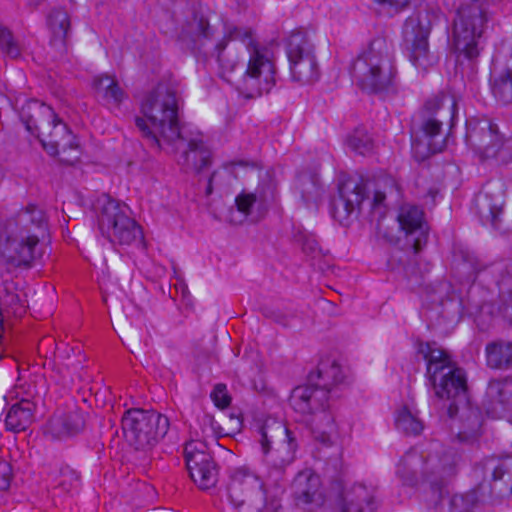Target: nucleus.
Wrapping results in <instances>:
<instances>
[{"label": "nucleus", "mask_w": 512, "mask_h": 512, "mask_svg": "<svg viewBox=\"0 0 512 512\" xmlns=\"http://www.w3.org/2000/svg\"><path fill=\"white\" fill-rule=\"evenodd\" d=\"M292 495L296 506L305 511H314L325 501L319 475L310 469L299 472L292 483Z\"/></svg>", "instance_id": "18"}, {"label": "nucleus", "mask_w": 512, "mask_h": 512, "mask_svg": "<svg viewBox=\"0 0 512 512\" xmlns=\"http://www.w3.org/2000/svg\"><path fill=\"white\" fill-rule=\"evenodd\" d=\"M348 146L360 155H367L372 152L374 144L366 130L358 128L349 137Z\"/></svg>", "instance_id": "37"}, {"label": "nucleus", "mask_w": 512, "mask_h": 512, "mask_svg": "<svg viewBox=\"0 0 512 512\" xmlns=\"http://www.w3.org/2000/svg\"><path fill=\"white\" fill-rule=\"evenodd\" d=\"M0 49L6 56L17 59L22 54L20 42L13 36L11 31L0 24Z\"/></svg>", "instance_id": "36"}, {"label": "nucleus", "mask_w": 512, "mask_h": 512, "mask_svg": "<svg viewBox=\"0 0 512 512\" xmlns=\"http://www.w3.org/2000/svg\"><path fill=\"white\" fill-rule=\"evenodd\" d=\"M418 353L426 361V377L440 399L465 396L466 378L447 351L436 342H421Z\"/></svg>", "instance_id": "6"}, {"label": "nucleus", "mask_w": 512, "mask_h": 512, "mask_svg": "<svg viewBox=\"0 0 512 512\" xmlns=\"http://www.w3.org/2000/svg\"><path fill=\"white\" fill-rule=\"evenodd\" d=\"M55 426H60L58 432L63 435L78 433L84 426L82 415L77 412L68 413L63 419L55 420Z\"/></svg>", "instance_id": "38"}, {"label": "nucleus", "mask_w": 512, "mask_h": 512, "mask_svg": "<svg viewBox=\"0 0 512 512\" xmlns=\"http://www.w3.org/2000/svg\"><path fill=\"white\" fill-rule=\"evenodd\" d=\"M374 3L380 14L393 17L405 10L410 4V0H374Z\"/></svg>", "instance_id": "39"}, {"label": "nucleus", "mask_w": 512, "mask_h": 512, "mask_svg": "<svg viewBox=\"0 0 512 512\" xmlns=\"http://www.w3.org/2000/svg\"><path fill=\"white\" fill-rule=\"evenodd\" d=\"M169 419L155 411L128 410L122 417L127 442L137 450L149 451L167 434Z\"/></svg>", "instance_id": "8"}, {"label": "nucleus", "mask_w": 512, "mask_h": 512, "mask_svg": "<svg viewBox=\"0 0 512 512\" xmlns=\"http://www.w3.org/2000/svg\"><path fill=\"white\" fill-rule=\"evenodd\" d=\"M115 78L109 75H101L94 79L95 89L102 98L115 83Z\"/></svg>", "instance_id": "43"}, {"label": "nucleus", "mask_w": 512, "mask_h": 512, "mask_svg": "<svg viewBox=\"0 0 512 512\" xmlns=\"http://www.w3.org/2000/svg\"><path fill=\"white\" fill-rule=\"evenodd\" d=\"M179 105L175 91L159 84L141 102L140 116L135 125L148 144L156 149H165L181 136Z\"/></svg>", "instance_id": "3"}, {"label": "nucleus", "mask_w": 512, "mask_h": 512, "mask_svg": "<svg viewBox=\"0 0 512 512\" xmlns=\"http://www.w3.org/2000/svg\"><path fill=\"white\" fill-rule=\"evenodd\" d=\"M97 225L102 236L112 244L131 245L142 237L140 227L129 216V208L109 197L99 200Z\"/></svg>", "instance_id": "9"}, {"label": "nucleus", "mask_w": 512, "mask_h": 512, "mask_svg": "<svg viewBox=\"0 0 512 512\" xmlns=\"http://www.w3.org/2000/svg\"><path fill=\"white\" fill-rule=\"evenodd\" d=\"M459 458L458 453L453 449L445 451L441 456L428 458L427 465L431 468V472L424 481L429 483L438 499L442 498L445 481L456 474Z\"/></svg>", "instance_id": "21"}, {"label": "nucleus", "mask_w": 512, "mask_h": 512, "mask_svg": "<svg viewBox=\"0 0 512 512\" xmlns=\"http://www.w3.org/2000/svg\"><path fill=\"white\" fill-rule=\"evenodd\" d=\"M365 198L363 183L349 178L339 185V200L334 203L335 213L339 217H348L359 208Z\"/></svg>", "instance_id": "24"}, {"label": "nucleus", "mask_w": 512, "mask_h": 512, "mask_svg": "<svg viewBox=\"0 0 512 512\" xmlns=\"http://www.w3.org/2000/svg\"><path fill=\"white\" fill-rule=\"evenodd\" d=\"M492 92L494 97L504 105L512 104V70L499 74L493 81Z\"/></svg>", "instance_id": "34"}, {"label": "nucleus", "mask_w": 512, "mask_h": 512, "mask_svg": "<svg viewBox=\"0 0 512 512\" xmlns=\"http://www.w3.org/2000/svg\"><path fill=\"white\" fill-rule=\"evenodd\" d=\"M458 412L457 405L452 402L448 407L450 428L460 442H473L481 433L483 423L481 412L477 407L470 405L462 407L460 414L456 416Z\"/></svg>", "instance_id": "19"}, {"label": "nucleus", "mask_w": 512, "mask_h": 512, "mask_svg": "<svg viewBox=\"0 0 512 512\" xmlns=\"http://www.w3.org/2000/svg\"><path fill=\"white\" fill-rule=\"evenodd\" d=\"M278 429L283 432L286 437L280 447L271 451V440L265 427H262L260 430V444L264 454L266 455L267 462L272 466L273 471L280 474L286 466L294 461L297 445L294 437L292 436V432L289 429L281 426H279Z\"/></svg>", "instance_id": "22"}, {"label": "nucleus", "mask_w": 512, "mask_h": 512, "mask_svg": "<svg viewBox=\"0 0 512 512\" xmlns=\"http://www.w3.org/2000/svg\"><path fill=\"white\" fill-rule=\"evenodd\" d=\"M438 15L433 10L419 9L409 16L403 25V39L409 50V59L419 69L426 70L434 63L428 38Z\"/></svg>", "instance_id": "11"}, {"label": "nucleus", "mask_w": 512, "mask_h": 512, "mask_svg": "<svg viewBox=\"0 0 512 512\" xmlns=\"http://www.w3.org/2000/svg\"><path fill=\"white\" fill-rule=\"evenodd\" d=\"M340 505L341 512H375L377 508L373 491L361 484L346 491Z\"/></svg>", "instance_id": "25"}, {"label": "nucleus", "mask_w": 512, "mask_h": 512, "mask_svg": "<svg viewBox=\"0 0 512 512\" xmlns=\"http://www.w3.org/2000/svg\"><path fill=\"white\" fill-rule=\"evenodd\" d=\"M47 232L43 210L28 205L0 223V256L14 267H29L36 258V247Z\"/></svg>", "instance_id": "2"}, {"label": "nucleus", "mask_w": 512, "mask_h": 512, "mask_svg": "<svg viewBox=\"0 0 512 512\" xmlns=\"http://www.w3.org/2000/svg\"><path fill=\"white\" fill-rule=\"evenodd\" d=\"M125 98L124 91L118 85V82L115 81L113 86L108 90V92L104 95L103 99L107 103H111L114 105H119L123 99Z\"/></svg>", "instance_id": "44"}, {"label": "nucleus", "mask_w": 512, "mask_h": 512, "mask_svg": "<svg viewBox=\"0 0 512 512\" xmlns=\"http://www.w3.org/2000/svg\"><path fill=\"white\" fill-rule=\"evenodd\" d=\"M228 496L243 512H261L266 506V493L261 478L248 467L235 468L230 475Z\"/></svg>", "instance_id": "13"}, {"label": "nucleus", "mask_w": 512, "mask_h": 512, "mask_svg": "<svg viewBox=\"0 0 512 512\" xmlns=\"http://www.w3.org/2000/svg\"><path fill=\"white\" fill-rule=\"evenodd\" d=\"M27 1H28V5L29 6H31V7H38L45 0H27Z\"/></svg>", "instance_id": "47"}, {"label": "nucleus", "mask_w": 512, "mask_h": 512, "mask_svg": "<svg viewBox=\"0 0 512 512\" xmlns=\"http://www.w3.org/2000/svg\"><path fill=\"white\" fill-rule=\"evenodd\" d=\"M487 365L494 369H507L512 366V343L498 341L486 346Z\"/></svg>", "instance_id": "29"}, {"label": "nucleus", "mask_w": 512, "mask_h": 512, "mask_svg": "<svg viewBox=\"0 0 512 512\" xmlns=\"http://www.w3.org/2000/svg\"><path fill=\"white\" fill-rule=\"evenodd\" d=\"M507 315L509 316L511 322H512V310L511 311H506Z\"/></svg>", "instance_id": "48"}, {"label": "nucleus", "mask_w": 512, "mask_h": 512, "mask_svg": "<svg viewBox=\"0 0 512 512\" xmlns=\"http://www.w3.org/2000/svg\"><path fill=\"white\" fill-rule=\"evenodd\" d=\"M352 75L362 90L369 93L386 90L394 76L391 44L382 37L373 39L354 61Z\"/></svg>", "instance_id": "7"}, {"label": "nucleus", "mask_w": 512, "mask_h": 512, "mask_svg": "<svg viewBox=\"0 0 512 512\" xmlns=\"http://www.w3.org/2000/svg\"><path fill=\"white\" fill-rule=\"evenodd\" d=\"M26 129L40 138L44 150L58 155L60 161L73 165L80 157L79 143L53 108L36 99L28 100L20 111Z\"/></svg>", "instance_id": "4"}, {"label": "nucleus", "mask_w": 512, "mask_h": 512, "mask_svg": "<svg viewBox=\"0 0 512 512\" xmlns=\"http://www.w3.org/2000/svg\"><path fill=\"white\" fill-rule=\"evenodd\" d=\"M212 36L211 27L204 18L194 16L181 31L180 38L183 41H190L196 43L200 38L209 39Z\"/></svg>", "instance_id": "33"}, {"label": "nucleus", "mask_w": 512, "mask_h": 512, "mask_svg": "<svg viewBox=\"0 0 512 512\" xmlns=\"http://www.w3.org/2000/svg\"><path fill=\"white\" fill-rule=\"evenodd\" d=\"M384 200H385V194L382 193V192L377 191L374 194L373 205L374 206L380 205Z\"/></svg>", "instance_id": "46"}, {"label": "nucleus", "mask_w": 512, "mask_h": 512, "mask_svg": "<svg viewBox=\"0 0 512 512\" xmlns=\"http://www.w3.org/2000/svg\"><path fill=\"white\" fill-rule=\"evenodd\" d=\"M503 181H488L481 192L475 197V208L484 225H491L498 230L502 226L505 189Z\"/></svg>", "instance_id": "17"}, {"label": "nucleus", "mask_w": 512, "mask_h": 512, "mask_svg": "<svg viewBox=\"0 0 512 512\" xmlns=\"http://www.w3.org/2000/svg\"><path fill=\"white\" fill-rule=\"evenodd\" d=\"M395 424L398 430L408 435H418L423 430V424L418 418L417 412L407 406L397 412Z\"/></svg>", "instance_id": "32"}, {"label": "nucleus", "mask_w": 512, "mask_h": 512, "mask_svg": "<svg viewBox=\"0 0 512 512\" xmlns=\"http://www.w3.org/2000/svg\"><path fill=\"white\" fill-rule=\"evenodd\" d=\"M32 405L29 401L22 400L14 404L8 411L5 418V425L8 430L14 432L24 431L32 423Z\"/></svg>", "instance_id": "28"}, {"label": "nucleus", "mask_w": 512, "mask_h": 512, "mask_svg": "<svg viewBox=\"0 0 512 512\" xmlns=\"http://www.w3.org/2000/svg\"><path fill=\"white\" fill-rule=\"evenodd\" d=\"M210 396L214 404L221 409L228 407L231 402V397L225 384L219 383L215 385Z\"/></svg>", "instance_id": "41"}, {"label": "nucleus", "mask_w": 512, "mask_h": 512, "mask_svg": "<svg viewBox=\"0 0 512 512\" xmlns=\"http://www.w3.org/2000/svg\"><path fill=\"white\" fill-rule=\"evenodd\" d=\"M286 53L293 81L305 85L318 79V66L313 45L303 31L297 30L291 33L287 41Z\"/></svg>", "instance_id": "14"}, {"label": "nucleus", "mask_w": 512, "mask_h": 512, "mask_svg": "<svg viewBox=\"0 0 512 512\" xmlns=\"http://www.w3.org/2000/svg\"><path fill=\"white\" fill-rule=\"evenodd\" d=\"M184 457L189 475L202 490L209 489L217 483L218 471L213 461L206 440H191L185 444Z\"/></svg>", "instance_id": "15"}, {"label": "nucleus", "mask_w": 512, "mask_h": 512, "mask_svg": "<svg viewBox=\"0 0 512 512\" xmlns=\"http://www.w3.org/2000/svg\"><path fill=\"white\" fill-rule=\"evenodd\" d=\"M467 141L475 147L485 159L497 164L512 162V138L504 137L498 126L489 119H472L467 122Z\"/></svg>", "instance_id": "12"}, {"label": "nucleus", "mask_w": 512, "mask_h": 512, "mask_svg": "<svg viewBox=\"0 0 512 512\" xmlns=\"http://www.w3.org/2000/svg\"><path fill=\"white\" fill-rule=\"evenodd\" d=\"M478 502V489L465 494H455L450 500V512H472Z\"/></svg>", "instance_id": "35"}, {"label": "nucleus", "mask_w": 512, "mask_h": 512, "mask_svg": "<svg viewBox=\"0 0 512 512\" xmlns=\"http://www.w3.org/2000/svg\"><path fill=\"white\" fill-rule=\"evenodd\" d=\"M317 377L318 382L315 385H307L306 387L324 390L328 399L333 389L341 384L345 378L341 366L334 360L322 361L318 366Z\"/></svg>", "instance_id": "26"}, {"label": "nucleus", "mask_w": 512, "mask_h": 512, "mask_svg": "<svg viewBox=\"0 0 512 512\" xmlns=\"http://www.w3.org/2000/svg\"><path fill=\"white\" fill-rule=\"evenodd\" d=\"M457 113V101L450 93H439L429 98L420 112V130L427 140L428 150L437 153L443 150L442 125L452 122Z\"/></svg>", "instance_id": "10"}, {"label": "nucleus", "mask_w": 512, "mask_h": 512, "mask_svg": "<svg viewBox=\"0 0 512 512\" xmlns=\"http://www.w3.org/2000/svg\"><path fill=\"white\" fill-rule=\"evenodd\" d=\"M226 36L234 43L228 45L220 42L216 46L217 60L222 73H232L239 65H244L246 57L243 53L240 54V50L244 48L248 60L240 89L247 97L268 93L276 82L272 51L256 41L251 29L231 27L226 30Z\"/></svg>", "instance_id": "1"}, {"label": "nucleus", "mask_w": 512, "mask_h": 512, "mask_svg": "<svg viewBox=\"0 0 512 512\" xmlns=\"http://www.w3.org/2000/svg\"><path fill=\"white\" fill-rule=\"evenodd\" d=\"M294 187L306 203L311 202L320 195L321 187L318 175L315 172H300L296 176Z\"/></svg>", "instance_id": "30"}, {"label": "nucleus", "mask_w": 512, "mask_h": 512, "mask_svg": "<svg viewBox=\"0 0 512 512\" xmlns=\"http://www.w3.org/2000/svg\"><path fill=\"white\" fill-rule=\"evenodd\" d=\"M180 152L178 164L185 170L201 171L211 162V152L207 149L200 133H190L181 130V136L171 144H165V149Z\"/></svg>", "instance_id": "16"}, {"label": "nucleus", "mask_w": 512, "mask_h": 512, "mask_svg": "<svg viewBox=\"0 0 512 512\" xmlns=\"http://www.w3.org/2000/svg\"><path fill=\"white\" fill-rule=\"evenodd\" d=\"M397 219L401 229L408 236H415L412 239V245L414 252L417 253L427 241V229L424 223L423 211L415 205L404 204L400 208Z\"/></svg>", "instance_id": "23"}, {"label": "nucleus", "mask_w": 512, "mask_h": 512, "mask_svg": "<svg viewBox=\"0 0 512 512\" xmlns=\"http://www.w3.org/2000/svg\"><path fill=\"white\" fill-rule=\"evenodd\" d=\"M11 467L7 462H0V491H6L11 483Z\"/></svg>", "instance_id": "45"}, {"label": "nucleus", "mask_w": 512, "mask_h": 512, "mask_svg": "<svg viewBox=\"0 0 512 512\" xmlns=\"http://www.w3.org/2000/svg\"><path fill=\"white\" fill-rule=\"evenodd\" d=\"M484 408L491 418H512V376L489 382Z\"/></svg>", "instance_id": "20"}, {"label": "nucleus", "mask_w": 512, "mask_h": 512, "mask_svg": "<svg viewBox=\"0 0 512 512\" xmlns=\"http://www.w3.org/2000/svg\"><path fill=\"white\" fill-rule=\"evenodd\" d=\"M257 202V196L254 193L249 192H241L236 198H235V204L237 207V210L244 216L247 217L251 213L252 207Z\"/></svg>", "instance_id": "40"}, {"label": "nucleus", "mask_w": 512, "mask_h": 512, "mask_svg": "<svg viewBox=\"0 0 512 512\" xmlns=\"http://www.w3.org/2000/svg\"><path fill=\"white\" fill-rule=\"evenodd\" d=\"M48 26L53 42L64 44L70 33V17L63 9H53L48 16Z\"/></svg>", "instance_id": "31"}, {"label": "nucleus", "mask_w": 512, "mask_h": 512, "mask_svg": "<svg viewBox=\"0 0 512 512\" xmlns=\"http://www.w3.org/2000/svg\"><path fill=\"white\" fill-rule=\"evenodd\" d=\"M485 477H490L491 482L502 481L512 489V457H490L485 459L480 467Z\"/></svg>", "instance_id": "27"}, {"label": "nucleus", "mask_w": 512, "mask_h": 512, "mask_svg": "<svg viewBox=\"0 0 512 512\" xmlns=\"http://www.w3.org/2000/svg\"><path fill=\"white\" fill-rule=\"evenodd\" d=\"M290 405L303 416V421L316 441L332 445L340 438V431L324 390L296 387L290 396Z\"/></svg>", "instance_id": "5"}, {"label": "nucleus", "mask_w": 512, "mask_h": 512, "mask_svg": "<svg viewBox=\"0 0 512 512\" xmlns=\"http://www.w3.org/2000/svg\"><path fill=\"white\" fill-rule=\"evenodd\" d=\"M419 462V458L417 456V454L415 452H409L407 453L403 459L400 461L399 465H398V468H397V473L401 475V477H403L405 479V483L406 484H409V485H414L416 484V480L414 479H409V478H405V475H404V469L405 468H410V467H413L415 466V464H417Z\"/></svg>", "instance_id": "42"}]
</instances>
